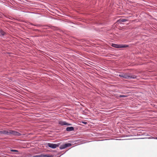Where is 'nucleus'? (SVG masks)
<instances>
[{
  "label": "nucleus",
  "mask_w": 157,
  "mask_h": 157,
  "mask_svg": "<svg viewBox=\"0 0 157 157\" xmlns=\"http://www.w3.org/2000/svg\"><path fill=\"white\" fill-rule=\"evenodd\" d=\"M130 74H127L124 73H121L119 75V76L125 79L130 80L131 79H134L136 78V76L135 75H130Z\"/></svg>",
  "instance_id": "nucleus-1"
},
{
  "label": "nucleus",
  "mask_w": 157,
  "mask_h": 157,
  "mask_svg": "<svg viewBox=\"0 0 157 157\" xmlns=\"http://www.w3.org/2000/svg\"><path fill=\"white\" fill-rule=\"evenodd\" d=\"M112 46L115 48H125L128 47V46L127 45L122 44H113Z\"/></svg>",
  "instance_id": "nucleus-2"
},
{
  "label": "nucleus",
  "mask_w": 157,
  "mask_h": 157,
  "mask_svg": "<svg viewBox=\"0 0 157 157\" xmlns=\"http://www.w3.org/2000/svg\"><path fill=\"white\" fill-rule=\"evenodd\" d=\"M71 144L70 143H67L62 144L60 146L59 148L60 149H64L67 147L71 146Z\"/></svg>",
  "instance_id": "nucleus-3"
},
{
  "label": "nucleus",
  "mask_w": 157,
  "mask_h": 157,
  "mask_svg": "<svg viewBox=\"0 0 157 157\" xmlns=\"http://www.w3.org/2000/svg\"><path fill=\"white\" fill-rule=\"evenodd\" d=\"M59 146L58 144H55L48 143V146L52 148H55L58 147Z\"/></svg>",
  "instance_id": "nucleus-4"
},
{
  "label": "nucleus",
  "mask_w": 157,
  "mask_h": 157,
  "mask_svg": "<svg viewBox=\"0 0 157 157\" xmlns=\"http://www.w3.org/2000/svg\"><path fill=\"white\" fill-rule=\"evenodd\" d=\"M59 124L62 126L64 125H66L67 126L71 125V124H70L67 123L66 122L63 121H59Z\"/></svg>",
  "instance_id": "nucleus-5"
},
{
  "label": "nucleus",
  "mask_w": 157,
  "mask_h": 157,
  "mask_svg": "<svg viewBox=\"0 0 157 157\" xmlns=\"http://www.w3.org/2000/svg\"><path fill=\"white\" fill-rule=\"evenodd\" d=\"M12 135L15 136H20L21 135V134L19 132L14 130H12Z\"/></svg>",
  "instance_id": "nucleus-6"
},
{
  "label": "nucleus",
  "mask_w": 157,
  "mask_h": 157,
  "mask_svg": "<svg viewBox=\"0 0 157 157\" xmlns=\"http://www.w3.org/2000/svg\"><path fill=\"white\" fill-rule=\"evenodd\" d=\"M66 130L70 132L74 130V128L73 127H68L67 128Z\"/></svg>",
  "instance_id": "nucleus-7"
},
{
  "label": "nucleus",
  "mask_w": 157,
  "mask_h": 157,
  "mask_svg": "<svg viewBox=\"0 0 157 157\" xmlns=\"http://www.w3.org/2000/svg\"><path fill=\"white\" fill-rule=\"evenodd\" d=\"M127 21L126 19H120L118 20V22L120 24H121L122 23L124 22Z\"/></svg>",
  "instance_id": "nucleus-8"
},
{
  "label": "nucleus",
  "mask_w": 157,
  "mask_h": 157,
  "mask_svg": "<svg viewBox=\"0 0 157 157\" xmlns=\"http://www.w3.org/2000/svg\"><path fill=\"white\" fill-rule=\"evenodd\" d=\"M0 36H4L6 35V33L2 29H0Z\"/></svg>",
  "instance_id": "nucleus-9"
},
{
  "label": "nucleus",
  "mask_w": 157,
  "mask_h": 157,
  "mask_svg": "<svg viewBox=\"0 0 157 157\" xmlns=\"http://www.w3.org/2000/svg\"><path fill=\"white\" fill-rule=\"evenodd\" d=\"M7 130L0 131V134H4L7 135Z\"/></svg>",
  "instance_id": "nucleus-10"
},
{
  "label": "nucleus",
  "mask_w": 157,
  "mask_h": 157,
  "mask_svg": "<svg viewBox=\"0 0 157 157\" xmlns=\"http://www.w3.org/2000/svg\"><path fill=\"white\" fill-rule=\"evenodd\" d=\"M7 135H11L12 134V130H7Z\"/></svg>",
  "instance_id": "nucleus-11"
},
{
  "label": "nucleus",
  "mask_w": 157,
  "mask_h": 157,
  "mask_svg": "<svg viewBox=\"0 0 157 157\" xmlns=\"http://www.w3.org/2000/svg\"><path fill=\"white\" fill-rule=\"evenodd\" d=\"M40 157H51L50 156L47 155H44L42 156V155H40Z\"/></svg>",
  "instance_id": "nucleus-12"
},
{
  "label": "nucleus",
  "mask_w": 157,
  "mask_h": 157,
  "mask_svg": "<svg viewBox=\"0 0 157 157\" xmlns=\"http://www.w3.org/2000/svg\"><path fill=\"white\" fill-rule=\"evenodd\" d=\"M11 151L13 152H18V151L17 150H11Z\"/></svg>",
  "instance_id": "nucleus-13"
},
{
  "label": "nucleus",
  "mask_w": 157,
  "mask_h": 157,
  "mask_svg": "<svg viewBox=\"0 0 157 157\" xmlns=\"http://www.w3.org/2000/svg\"><path fill=\"white\" fill-rule=\"evenodd\" d=\"M126 97V96L124 95H120V97Z\"/></svg>",
  "instance_id": "nucleus-14"
},
{
  "label": "nucleus",
  "mask_w": 157,
  "mask_h": 157,
  "mask_svg": "<svg viewBox=\"0 0 157 157\" xmlns=\"http://www.w3.org/2000/svg\"><path fill=\"white\" fill-rule=\"evenodd\" d=\"M33 157H39V155H34L33 156Z\"/></svg>",
  "instance_id": "nucleus-15"
},
{
  "label": "nucleus",
  "mask_w": 157,
  "mask_h": 157,
  "mask_svg": "<svg viewBox=\"0 0 157 157\" xmlns=\"http://www.w3.org/2000/svg\"><path fill=\"white\" fill-rule=\"evenodd\" d=\"M83 123L84 124H86L87 123L86 122H83Z\"/></svg>",
  "instance_id": "nucleus-16"
},
{
  "label": "nucleus",
  "mask_w": 157,
  "mask_h": 157,
  "mask_svg": "<svg viewBox=\"0 0 157 157\" xmlns=\"http://www.w3.org/2000/svg\"><path fill=\"white\" fill-rule=\"evenodd\" d=\"M155 139L157 140V137H155Z\"/></svg>",
  "instance_id": "nucleus-17"
},
{
  "label": "nucleus",
  "mask_w": 157,
  "mask_h": 157,
  "mask_svg": "<svg viewBox=\"0 0 157 157\" xmlns=\"http://www.w3.org/2000/svg\"><path fill=\"white\" fill-rule=\"evenodd\" d=\"M40 53L42 52L41 51H40Z\"/></svg>",
  "instance_id": "nucleus-18"
}]
</instances>
